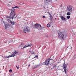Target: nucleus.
I'll return each mask as SVG.
<instances>
[{"label":"nucleus","mask_w":76,"mask_h":76,"mask_svg":"<svg viewBox=\"0 0 76 76\" xmlns=\"http://www.w3.org/2000/svg\"><path fill=\"white\" fill-rule=\"evenodd\" d=\"M68 47H69V46H68L67 48H68Z\"/></svg>","instance_id":"47"},{"label":"nucleus","mask_w":76,"mask_h":76,"mask_svg":"<svg viewBox=\"0 0 76 76\" xmlns=\"http://www.w3.org/2000/svg\"><path fill=\"white\" fill-rule=\"evenodd\" d=\"M61 21H62V22H66V19H62L61 20Z\"/></svg>","instance_id":"20"},{"label":"nucleus","mask_w":76,"mask_h":76,"mask_svg":"<svg viewBox=\"0 0 76 76\" xmlns=\"http://www.w3.org/2000/svg\"><path fill=\"white\" fill-rule=\"evenodd\" d=\"M29 52H31V50H29Z\"/></svg>","instance_id":"38"},{"label":"nucleus","mask_w":76,"mask_h":76,"mask_svg":"<svg viewBox=\"0 0 76 76\" xmlns=\"http://www.w3.org/2000/svg\"><path fill=\"white\" fill-rule=\"evenodd\" d=\"M68 65V64H65V63H64L63 66V69H64V71L65 72V73H66V68Z\"/></svg>","instance_id":"8"},{"label":"nucleus","mask_w":76,"mask_h":76,"mask_svg":"<svg viewBox=\"0 0 76 76\" xmlns=\"http://www.w3.org/2000/svg\"><path fill=\"white\" fill-rule=\"evenodd\" d=\"M11 76H12V75H11Z\"/></svg>","instance_id":"53"},{"label":"nucleus","mask_w":76,"mask_h":76,"mask_svg":"<svg viewBox=\"0 0 76 76\" xmlns=\"http://www.w3.org/2000/svg\"><path fill=\"white\" fill-rule=\"evenodd\" d=\"M10 23L12 24V25H15V22L14 21H11Z\"/></svg>","instance_id":"13"},{"label":"nucleus","mask_w":76,"mask_h":76,"mask_svg":"<svg viewBox=\"0 0 76 76\" xmlns=\"http://www.w3.org/2000/svg\"><path fill=\"white\" fill-rule=\"evenodd\" d=\"M33 28L35 29H38V30H40L41 29L42 27L40 24L38 23H36L34 25Z\"/></svg>","instance_id":"3"},{"label":"nucleus","mask_w":76,"mask_h":76,"mask_svg":"<svg viewBox=\"0 0 76 76\" xmlns=\"http://www.w3.org/2000/svg\"><path fill=\"white\" fill-rule=\"evenodd\" d=\"M19 67H18L17 68V69H19Z\"/></svg>","instance_id":"35"},{"label":"nucleus","mask_w":76,"mask_h":76,"mask_svg":"<svg viewBox=\"0 0 76 76\" xmlns=\"http://www.w3.org/2000/svg\"><path fill=\"white\" fill-rule=\"evenodd\" d=\"M61 18L62 19H66V18L64 17L63 16H61Z\"/></svg>","instance_id":"14"},{"label":"nucleus","mask_w":76,"mask_h":76,"mask_svg":"<svg viewBox=\"0 0 76 76\" xmlns=\"http://www.w3.org/2000/svg\"><path fill=\"white\" fill-rule=\"evenodd\" d=\"M73 6L71 5L67 6V10L68 12H72L73 10Z\"/></svg>","instance_id":"5"},{"label":"nucleus","mask_w":76,"mask_h":76,"mask_svg":"<svg viewBox=\"0 0 76 76\" xmlns=\"http://www.w3.org/2000/svg\"><path fill=\"white\" fill-rule=\"evenodd\" d=\"M35 67H39V65H36Z\"/></svg>","instance_id":"29"},{"label":"nucleus","mask_w":76,"mask_h":76,"mask_svg":"<svg viewBox=\"0 0 76 76\" xmlns=\"http://www.w3.org/2000/svg\"><path fill=\"white\" fill-rule=\"evenodd\" d=\"M31 45H32V44L31 43H30L28 45H26L25 46H24L22 48V49H23V50H24L25 48H26V47H31Z\"/></svg>","instance_id":"11"},{"label":"nucleus","mask_w":76,"mask_h":76,"mask_svg":"<svg viewBox=\"0 0 76 76\" xmlns=\"http://www.w3.org/2000/svg\"><path fill=\"white\" fill-rule=\"evenodd\" d=\"M63 7V5L62 4L61 5V7Z\"/></svg>","instance_id":"30"},{"label":"nucleus","mask_w":76,"mask_h":76,"mask_svg":"<svg viewBox=\"0 0 76 76\" xmlns=\"http://www.w3.org/2000/svg\"><path fill=\"white\" fill-rule=\"evenodd\" d=\"M11 7V8H12V7Z\"/></svg>","instance_id":"50"},{"label":"nucleus","mask_w":76,"mask_h":76,"mask_svg":"<svg viewBox=\"0 0 76 76\" xmlns=\"http://www.w3.org/2000/svg\"><path fill=\"white\" fill-rule=\"evenodd\" d=\"M15 42V40H11V41H10L9 42Z\"/></svg>","instance_id":"17"},{"label":"nucleus","mask_w":76,"mask_h":76,"mask_svg":"<svg viewBox=\"0 0 76 76\" xmlns=\"http://www.w3.org/2000/svg\"><path fill=\"white\" fill-rule=\"evenodd\" d=\"M23 32L26 33V32H30V28L28 26H26L24 28Z\"/></svg>","instance_id":"6"},{"label":"nucleus","mask_w":76,"mask_h":76,"mask_svg":"<svg viewBox=\"0 0 76 76\" xmlns=\"http://www.w3.org/2000/svg\"><path fill=\"white\" fill-rule=\"evenodd\" d=\"M28 58H30V56H29V57H28Z\"/></svg>","instance_id":"43"},{"label":"nucleus","mask_w":76,"mask_h":76,"mask_svg":"<svg viewBox=\"0 0 76 76\" xmlns=\"http://www.w3.org/2000/svg\"><path fill=\"white\" fill-rule=\"evenodd\" d=\"M52 0H45V4H50L51 3Z\"/></svg>","instance_id":"9"},{"label":"nucleus","mask_w":76,"mask_h":76,"mask_svg":"<svg viewBox=\"0 0 76 76\" xmlns=\"http://www.w3.org/2000/svg\"><path fill=\"white\" fill-rule=\"evenodd\" d=\"M50 23V25H51V24L52 23V22H50V23Z\"/></svg>","instance_id":"32"},{"label":"nucleus","mask_w":76,"mask_h":76,"mask_svg":"<svg viewBox=\"0 0 76 76\" xmlns=\"http://www.w3.org/2000/svg\"><path fill=\"white\" fill-rule=\"evenodd\" d=\"M68 54H69V53H68Z\"/></svg>","instance_id":"48"},{"label":"nucleus","mask_w":76,"mask_h":76,"mask_svg":"<svg viewBox=\"0 0 76 76\" xmlns=\"http://www.w3.org/2000/svg\"><path fill=\"white\" fill-rule=\"evenodd\" d=\"M14 8H18V9H19V7L18 6H15L14 7Z\"/></svg>","instance_id":"24"},{"label":"nucleus","mask_w":76,"mask_h":76,"mask_svg":"<svg viewBox=\"0 0 76 76\" xmlns=\"http://www.w3.org/2000/svg\"><path fill=\"white\" fill-rule=\"evenodd\" d=\"M31 54H34V52H31Z\"/></svg>","instance_id":"31"},{"label":"nucleus","mask_w":76,"mask_h":76,"mask_svg":"<svg viewBox=\"0 0 76 76\" xmlns=\"http://www.w3.org/2000/svg\"><path fill=\"white\" fill-rule=\"evenodd\" d=\"M18 53H19V51H15L13 52H12V54L11 55H9V56H7L6 57H4V58H8L9 57H15V56H17L18 55Z\"/></svg>","instance_id":"2"},{"label":"nucleus","mask_w":76,"mask_h":76,"mask_svg":"<svg viewBox=\"0 0 76 76\" xmlns=\"http://www.w3.org/2000/svg\"><path fill=\"white\" fill-rule=\"evenodd\" d=\"M52 27H53V26H52Z\"/></svg>","instance_id":"52"},{"label":"nucleus","mask_w":76,"mask_h":76,"mask_svg":"<svg viewBox=\"0 0 76 76\" xmlns=\"http://www.w3.org/2000/svg\"><path fill=\"white\" fill-rule=\"evenodd\" d=\"M35 57H36V58H38V55L36 56Z\"/></svg>","instance_id":"27"},{"label":"nucleus","mask_w":76,"mask_h":76,"mask_svg":"<svg viewBox=\"0 0 76 76\" xmlns=\"http://www.w3.org/2000/svg\"><path fill=\"white\" fill-rule=\"evenodd\" d=\"M59 37L61 39H64V38L66 37V35H64V34L61 32L60 31L58 33Z\"/></svg>","instance_id":"4"},{"label":"nucleus","mask_w":76,"mask_h":76,"mask_svg":"<svg viewBox=\"0 0 76 76\" xmlns=\"http://www.w3.org/2000/svg\"><path fill=\"white\" fill-rule=\"evenodd\" d=\"M12 72V69H10L9 70V72H10V73H11V72Z\"/></svg>","instance_id":"25"},{"label":"nucleus","mask_w":76,"mask_h":76,"mask_svg":"<svg viewBox=\"0 0 76 76\" xmlns=\"http://www.w3.org/2000/svg\"><path fill=\"white\" fill-rule=\"evenodd\" d=\"M12 3L10 2L9 3V5L10 6H12Z\"/></svg>","instance_id":"23"},{"label":"nucleus","mask_w":76,"mask_h":76,"mask_svg":"<svg viewBox=\"0 0 76 76\" xmlns=\"http://www.w3.org/2000/svg\"><path fill=\"white\" fill-rule=\"evenodd\" d=\"M48 13H49V15L50 16V19H53V15H51V14H50V12H48Z\"/></svg>","instance_id":"12"},{"label":"nucleus","mask_w":76,"mask_h":76,"mask_svg":"<svg viewBox=\"0 0 76 76\" xmlns=\"http://www.w3.org/2000/svg\"><path fill=\"white\" fill-rule=\"evenodd\" d=\"M52 20V19H51L50 20L51 21Z\"/></svg>","instance_id":"42"},{"label":"nucleus","mask_w":76,"mask_h":76,"mask_svg":"<svg viewBox=\"0 0 76 76\" xmlns=\"http://www.w3.org/2000/svg\"><path fill=\"white\" fill-rule=\"evenodd\" d=\"M11 11V12L10 13V16H6L5 17L6 19H15V16L16 15V13H15V9L13 8L11 10L9 9Z\"/></svg>","instance_id":"1"},{"label":"nucleus","mask_w":76,"mask_h":76,"mask_svg":"<svg viewBox=\"0 0 76 76\" xmlns=\"http://www.w3.org/2000/svg\"><path fill=\"white\" fill-rule=\"evenodd\" d=\"M50 60H51V59H50V58H49L46 60L45 61V64L46 65H48L49 64L50 61Z\"/></svg>","instance_id":"10"},{"label":"nucleus","mask_w":76,"mask_h":76,"mask_svg":"<svg viewBox=\"0 0 76 76\" xmlns=\"http://www.w3.org/2000/svg\"><path fill=\"white\" fill-rule=\"evenodd\" d=\"M50 23H49L47 25V26L48 28H49V27H50L51 26V25L50 24Z\"/></svg>","instance_id":"15"},{"label":"nucleus","mask_w":76,"mask_h":76,"mask_svg":"<svg viewBox=\"0 0 76 76\" xmlns=\"http://www.w3.org/2000/svg\"><path fill=\"white\" fill-rule=\"evenodd\" d=\"M16 18V17H15V18Z\"/></svg>","instance_id":"51"},{"label":"nucleus","mask_w":76,"mask_h":76,"mask_svg":"<svg viewBox=\"0 0 76 76\" xmlns=\"http://www.w3.org/2000/svg\"><path fill=\"white\" fill-rule=\"evenodd\" d=\"M2 57H3V58H4V57H3V56H2Z\"/></svg>","instance_id":"40"},{"label":"nucleus","mask_w":76,"mask_h":76,"mask_svg":"<svg viewBox=\"0 0 76 76\" xmlns=\"http://www.w3.org/2000/svg\"><path fill=\"white\" fill-rule=\"evenodd\" d=\"M37 66H35L34 67V69H35V68H37Z\"/></svg>","instance_id":"33"},{"label":"nucleus","mask_w":76,"mask_h":76,"mask_svg":"<svg viewBox=\"0 0 76 76\" xmlns=\"http://www.w3.org/2000/svg\"><path fill=\"white\" fill-rule=\"evenodd\" d=\"M43 29H45V28H43Z\"/></svg>","instance_id":"41"},{"label":"nucleus","mask_w":76,"mask_h":76,"mask_svg":"<svg viewBox=\"0 0 76 76\" xmlns=\"http://www.w3.org/2000/svg\"><path fill=\"white\" fill-rule=\"evenodd\" d=\"M74 58H76V55H75L74 56Z\"/></svg>","instance_id":"26"},{"label":"nucleus","mask_w":76,"mask_h":76,"mask_svg":"<svg viewBox=\"0 0 76 76\" xmlns=\"http://www.w3.org/2000/svg\"><path fill=\"white\" fill-rule=\"evenodd\" d=\"M23 43H22V42L21 43L22 45H23Z\"/></svg>","instance_id":"37"},{"label":"nucleus","mask_w":76,"mask_h":76,"mask_svg":"<svg viewBox=\"0 0 76 76\" xmlns=\"http://www.w3.org/2000/svg\"><path fill=\"white\" fill-rule=\"evenodd\" d=\"M71 48H72V47Z\"/></svg>","instance_id":"45"},{"label":"nucleus","mask_w":76,"mask_h":76,"mask_svg":"<svg viewBox=\"0 0 76 76\" xmlns=\"http://www.w3.org/2000/svg\"><path fill=\"white\" fill-rule=\"evenodd\" d=\"M42 18L44 19V18H45V16H44L42 17Z\"/></svg>","instance_id":"28"},{"label":"nucleus","mask_w":76,"mask_h":76,"mask_svg":"<svg viewBox=\"0 0 76 76\" xmlns=\"http://www.w3.org/2000/svg\"><path fill=\"white\" fill-rule=\"evenodd\" d=\"M16 67H17V66H16Z\"/></svg>","instance_id":"49"},{"label":"nucleus","mask_w":76,"mask_h":76,"mask_svg":"<svg viewBox=\"0 0 76 76\" xmlns=\"http://www.w3.org/2000/svg\"><path fill=\"white\" fill-rule=\"evenodd\" d=\"M7 21H8V22H10V23L11 21L9 19H8V20H7Z\"/></svg>","instance_id":"21"},{"label":"nucleus","mask_w":76,"mask_h":76,"mask_svg":"<svg viewBox=\"0 0 76 76\" xmlns=\"http://www.w3.org/2000/svg\"><path fill=\"white\" fill-rule=\"evenodd\" d=\"M70 16H67L66 17V18L69 19H70Z\"/></svg>","instance_id":"19"},{"label":"nucleus","mask_w":76,"mask_h":76,"mask_svg":"<svg viewBox=\"0 0 76 76\" xmlns=\"http://www.w3.org/2000/svg\"><path fill=\"white\" fill-rule=\"evenodd\" d=\"M30 66H31V64H29L28 65V67H30Z\"/></svg>","instance_id":"34"},{"label":"nucleus","mask_w":76,"mask_h":76,"mask_svg":"<svg viewBox=\"0 0 76 76\" xmlns=\"http://www.w3.org/2000/svg\"><path fill=\"white\" fill-rule=\"evenodd\" d=\"M55 19H56V18H55Z\"/></svg>","instance_id":"44"},{"label":"nucleus","mask_w":76,"mask_h":76,"mask_svg":"<svg viewBox=\"0 0 76 76\" xmlns=\"http://www.w3.org/2000/svg\"><path fill=\"white\" fill-rule=\"evenodd\" d=\"M67 15H68V16H69V15H71V13H70V12H68L66 13Z\"/></svg>","instance_id":"16"},{"label":"nucleus","mask_w":76,"mask_h":76,"mask_svg":"<svg viewBox=\"0 0 76 76\" xmlns=\"http://www.w3.org/2000/svg\"><path fill=\"white\" fill-rule=\"evenodd\" d=\"M33 64H34V62L33 63Z\"/></svg>","instance_id":"46"},{"label":"nucleus","mask_w":76,"mask_h":76,"mask_svg":"<svg viewBox=\"0 0 76 76\" xmlns=\"http://www.w3.org/2000/svg\"><path fill=\"white\" fill-rule=\"evenodd\" d=\"M35 58V57H34V58H32V59H33V58Z\"/></svg>","instance_id":"36"},{"label":"nucleus","mask_w":76,"mask_h":76,"mask_svg":"<svg viewBox=\"0 0 76 76\" xmlns=\"http://www.w3.org/2000/svg\"><path fill=\"white\" fill-rule=\"evenodd\" d=\"M57 61V59H56L55 61Z\"/></svg>","instance_id":"39"},{"label":"nucleus","mask_w":76,"mask_h":76,"mask_svg":"<svg viewBox=\"0 0 76 76\" xmlns=\"http://www.w3.org/2000/svg\"><path fill=\"white\" fill-rule=\"evenodd\" d=\"M5 28L6 29L7 28H12V25L9 24L8 23H4Z\"/></svg>","instance_id":"7"},{"label":"nucleus","mask_w":76,"mask_h":76,"mask_svg":"<svg viewBox=\"0 0 76 76\" xmlns=\"http://www.w3.org/2000/svg\"><path fill=\"white\" fill-rule=\"evenodd\" d=\"M56 65H55L53 67V69H54V68H56Z\"/></svg>","instance_id":"22"},{"label":"nucleus","mask_w":76,"mask_h":76,"mask_svg":"<svg viewBox=\"0 0 76 76\" xmlns=\"http://www.w3.org/2000/svg\"><path fill=\"white\" fill-rule=\"evenodd\" d=\"M1 22L2 23H3L4 24V23H4V21H3V19H2V20H1Z\"/></svg>","instance_id":"18"}]
</instances>
